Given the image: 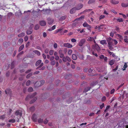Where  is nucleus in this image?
<instances>
[{
  "label": "nucleus",
  "instance_id": "obj_4",
  "mask_svg": "<svg viewBox=\"0 0 128 128\" xmlns=\"http://www.w3.org/2000/svg\"><path fill=\"white\" fill-rule=\"evenodd\" d=\"M83 26L84 27H87V28L89 30H90V29L91 28V26L89 25L86 22H84L83 24Z\"/></svg>",
  "mask_w": 128,
  "mask_h": 128
},
{
  "label": "nucleus",
  "instance_id": "obj_40",
  "mask_svg": "<svg viewBox=\"0 0 128 128\" xmlns=\"http://www.w3.org/2000/svg\"><path fill=\"white\" fill-rule=\"evenodd\" d=\"M39 28V25L38 24H36L35 25L34 27V29L37 30H38Z\"/></svg>",
  "mask_w": 128,
  "mask_h": 128
},
{
  "label": "nucleus",
  "instance_id": "obj_60",
  "mask_svg": "<svg viewBox=\"0 0 128 128\" xmlns=\"http://www.w3.org/2000/svg\"><path fill=\"white\" fill-rule=\"evenodd\" d=\"M72 50H69L68 51V53L69 55H71L72 54Z\"/></svg>",
  "mask_w": 128,
  "mask_h": 128
},
{
  "label": "nucleus",
  "instance_id": "obj_34",
  "mask_svg": "<svg viewBox=\"0 0 128 128\" xmlns=\"http://www.w3.org/2000/svg\"><path fill=\"white\" fill-rule=\"evenodd\" d=\"M43 119L41 118H39L38 119V121L39 123H41L43 122Z\"/></svg>",
  "mask_w": 128,
  "mask_h": 128
},
{
  "label": "nucleus",
  "instance_id": "obj_25",
  "mask_svg": "<svg viewBox=\"0 0 128 128\" xmlns=\"http://www.w3.org/2000/svg\"><path fill=\"white\" fill-rule=\"evenodd\" d=\"M25 35V33L22 32L18 35V36L19 37L22 38Z\"/></svg>",
  "mask_w": 128,
  "mask_h": 128
},
{
  "label": "nucleus",
  "instance_id": "obj_62",
  "mask_svg": "<svg viewBox=\"0 0 128 128\" xmlns=\"http://www.w3.org/2000/svg\"><path fill=\"white\" fill-rule=\"evenodd\" d=\"M79 58L81 59L82 60L84 58V56L83 55H80L79 56Z\"/></svg>",
  "mask_w": 128,
  "mask_h": 128
},
{
  "label": "nucleus",
  "instance_id": "obj_37",
  "mask_svg": "<svg viewBox=\"0 0 128 128\" xmlns=\"http://www.w3.org/2000/svg\"><path fill=\"white\" fill-rule=\"evenodd\" d=\"M96 1V0H90L88 2V4H90Z\"/></svg>",
  "mask_w": 128,
  "mask_h": 128
},
{
  "label": "nucleus",
  "instance_id": "obj_42",
  "mask_svg": "<svg viewBox=\"0 0 128 128\" xmlns=\"http://www.w3.org/2000/svg\"><path fill=\"white\" fill-rule=\"evenodd\" d=\"M23 40L22 38H20L18 40V42H19L21 44L23 42Z\"/></svg>",
  "mask_w": 128,
  "mask_h": 128
},
{
  "label": "nucleus",
  "instance_id": "obj_21",
  "mask_svg": "<svg viewBox=\"0 0 128 128\" xmlns=\"http://www.w3.org/2000/svg\"><path fill=\"white\" fill-rule=\"evenodd\" d=\"M37 98L36 97H34V98L33 100H32L31 101H30V104H32L34 103L37 100Z\"/></svg>",
  "mask_w": 128,
  "mask_h": 128
},
{
  "label": "nucleus",
  "instance_id": "obj_43",
  "mask_svg": "<svg viewBox=\"0 0 128 128\" xmlns=\"http://www.w3.org/2000/svg\"><path fill=\"white\" fill-rule=\"evenodd\" d=\"M66 60L69 62H70L71 61V59L68 56H66Z\"/></svg>",
  "mask_w": 128,
  "mask_h": 128
},
{
  "label": "nucleus",
  "instance_id": "obj_57",
  "mask_svg": "<svg viewBox=\"0 0 128 128\" xmlns=\"http://www.w3.org/2000/svg\"><path fill=\"white\" fill-rule=\"evenodd\" d=\"M115 91V89L114 88L112 89L110 92V94H113Z\"/></svg>",
  "mask_w": 128,
  "mask_h": 128
},
{
  "label": "nucleus",
  "instance_id": "obj_2",
  "mask_svg": "<svg viewBox=\"0 0 128 128\" xmlns=\"http://www.w3.org/2000/svg\"><path fill=\"white\" fill-rule=\"evenodd\" d=\"M37 94L36 92H35L34 93L32 94L31 95H28L25 98V100L26 101L28 100L29 98H32L34 97L35 96H36Z\"/></svg>",
  "mask_w": 128,
  "mask_h": 128
},
{
  "label": "nucleus",
  "instance_id": "obj_18",
  "mask_svg": "<svg viewBox=\"0 0 128 128\" xmlns=\"http://www.w3.org/2000/svg\"><path fill=\"white\" fill-rule=\"evenodd\" d=\"M83 5L82 4H80L79 6H78L77 7H75L76 8V10H78L81 9L83 7Z\"/></svg>",
  "mask_w": 128,
  "mask_h": 128
},
{
  "label": "nucleus",
  "instance_id": "obj_63",
  "mask_svg": "<svg viewBox=\"0 0 128 128\" xmlns=\"http://www.w3.org/2000/svg\"><path fill=\"white\" fill-rule=\"evenodd\" d=\"M54 48H56L58 46L57 44L56 43H55L54 44Z\"/></svg>",
  "mask_w": 128,
  "mask_h": 128
},
{
  "label": "nucleus",
  "instance_id": "obj_52",
  "mask_svg": "<svg viewBox=\"0 0 128 128\" xmlns=\"http://www.w3.org/2000/svg\"><path fill=\"white\" fill-rule=\"evenodd\" d=\"M124 84L123 83V84H121V85H120V86H119L117 88V90H119L120 88L121 87H122V86H123V85H124Z\"/></svg>",
  "mask_w": 128,
  "mask_h": 128
},
{
  "label": "nucleus",
  "instance_id": "obj_54",
  "mask_svg": "<svg viewBox=\"0 0 128 128\" xmlns=\"http://www.w3.org/2000/svg\"><path fill=\"white\" fill-rule=\"evenodd\" d=\"M66 18V16H62L61 17L60 19L61 20H65Z\"/></svg>",
  "mask_w": 128,
  "mask_h": 128
},
{
  "label": "nucleus",
  "instance_id": "obj_13",
  "mask_svg": "<svg viewBox=\"0 0 128 128\" xmlns=\"http://www.w3.org/2000/svg\"><path fill=\"white\" fill-rule=\"evenodd\" d=\"M58 53L60 58H62L64 57V54L62 53V50H60L58 51Z\"/></svg>",
  "mask_w": 128,
  "mask_h": 128
},
{
  "label": "nucleus",
  "instance_id": "obj_50",
  "mask_svg": "<svg viewBox=\"0 0 128 128\" xmlns=\"http://www.w3.org/2000/svg\"><path fill=\"white\" fill-rule=\"evenodd\" d=\"M28 36H26L24 38V40L25 42H26L28 40Z\"/></svg>",
  "mask_w": 128,
  "mask_h": 128
},
{
  "label": "nucleus",
  "instance_id": "obj_48",
  "mask_svg": "<svg viewBox=\"0 0 128 128\" xmlns=\"http://www.w3.org/2000/svg\"><path fill=\"white\" fill-rule=\"evenodd\" d=\"M43 65V63H42L41 64H40L38 67H37L36 68V69H38L39 68L42 67Z\"/></svg>",
  "mask_w": 128,
  "mask_h": 128
},
{
  "label": "nucleus",
  "instance_id": "obj_38",
  "mask_svg": "<svg viewBox=\"0 0 128 128\" xmlns=\"http://www.w3.org/2000/svg\"><path fill=\"white\" fill-rule=\"evenodd\" d=\"M32 75V73H31L28 74L26 76V78H29L30 76H31Z\"/></svg>",
  "mask_w": 128,
  "mask_h": 128
},
{
  "label": "nucleus",
  "instance_id": "obj_20",
  "mask_svg": "<svg viewBox=\"0 0 128 128\" xmlns=\"http://www.w3.org/2000/svg\"><path fill=\"white\" fill-rule=\"evenodd\" d=\"M33 52L38 56H40V52L38 50H34L33 51Z\"/></svg>",
  "mask_w": 128,
  "mask_h": 128
},
{
  "label": "nucleus",
  "instance_id": "obj_23",
  "mask_svg": "<svg viewBox=\"0 0 128 128\" xmlns=\"http://www.w3.org/2000/svg\"><path fill=\"white\" fill-rule=\"evenodd\" d=\"M72 58L73 60H75L77 59V57L76 54H73L72 56Z\"/></svg>",
  "mask_w": 128,
  "mask_h": 128
},
{
  "label": "nucleus",
  "instance_id": "obj_47",
  "mask_svg": "<svg viewBox=\"0 0 128 128\" xmlns=\"http://www.w3.org/2000/svg\"><path fill=\"white\" fill-rule=\"evenodd\" d=\"M108 45L112 46L113 44V43L111 41L108 42Z\"/></svg>",
  "mask_w": 128,
  "mask_h": 128
},
{
  "label": "nucleus",
  "instance_id": "obj_11",
  "mask_svg": "<svg viewBox=\"0 0 128 128\" xmlns=\"http://www.w3.org/2000/svg\"><path fill=\"white\" fill-rule=\"evenodd\" d=\"M116 60L114 59H112L109 62V64L110 66H112L114 64Z\"/></svg>",
  "mask_w": 128,
  "mask_h": 128
},
{
  "label": "nucleus",
  "instance_id": "obj_33",
  "mask_svg": "<svg viewBox=\"0 0 128 128\" xmlns=\"http://www.w3.org/2000/svg\"><path fill=\"white\" fill-rule=\"evenodd\" d=\"M112 40V38L110 37L107 38H106V40L107 42L111 41Z\"/></svg>",
  "mask_w": 128,
  "mask_h": 128
},
{
  "label": "nucleus",
  "instance_id": "obj_41",
  "mask_svg": "<svg viewBox=\"0 0 128 128\" xmlns=\"http://www.w3.org/2000/svg\"><path fill=\"white\" fill-rule=\"evenodd\" d=\"M31 82L29 80H28L26 82V84L27 86H29L30 83Z\"/></svg>",
  "mask_w": 128,
  "mask_h": 128
},
{
  "label": "nucleus",
  "instance_id": "obj_45",
  "mask_svg": "<svg viewBox=\"0 0 128 128\" xmlns=\"http://www.w3.org/2000/svg\"><path fill=\"white\" fill-rule=\"evenodd\" d=\"M30 110L32 111H33L34 110V106L31 107L30 108Z\"/></svg>",
  "mask_w": 128,
  "mask_h": 128
},
{
  "label": "nucleus",
  "instance_id": "obj_30",
  "mask_svg": "<svg viewBox=\"0 0 128 128\" xmlns=\"http://www.w3.org/2000/svg\"><path fill=\"white\" fill-rule=\"evenodd\" d=\"M6 118V116L5 114L1 116H0V119L2 120H4Z\"/></svg>",
  "mask_w": 128,
  "mask_h": 128
},
{
  "label": "nucleus",
  "instance_id": "obj_22",
  "mask_svg": "<svg viewBox=\"0 0 128 128\" xmlns=\"http://www.w3.org/2000/svg\"><path fill=\"white\" fill-rule=\"evenodd\" d=\"M124 39V41L126 43H128V38L127 36H125Z\"/></svg>",
  "mask_w": 128,
  "mask_h": 128
},
{
  "label": "nucleus",
  "instance_id": "obj_26",
  "mask_svg": "<svg viewBox=\"0 0 128 128\" xmlns=\"http://www.w3.org/2000/svg\"><path fill=\"white\" fill-rule=\"evenodd\" d=\"M42 61L41 60H39L37 61L36 63V66H38L41 63Z\"/></svg>",
  "mask_w": 128,
  "mask_h": 128
},
{
  "label": "nucleus",
  "instance_id": "obj_14",
  "mask_svg": "<svg viewBox=\"0 0 128 128\" xmlns=\"http://www.w3.org/2000/svg\"><path fill=\"white\" fill-rule=\"evenodd\" d=\"M76 8L74 7L72 8L70 11V13L71 14H72L74 13L75 11L76 10Z\"/></svg>",
  "mask_w": 128,
  "mask_h": 128
},
{
  "label": "nucleus",
  "instance_id": "obj_44",
  "mask_svg": "<svg viewBox=\"0 0 128 128\" xmlns=\"http://www.w3.org/2000/svg\"><path fill=\"white\" fill-rule=\"evenodd\" d=\"M117 36L121 40H122L123 39V37L122 36H121L119 34H118Z\"/></svg>",
  "mask_w": 128,
  "mask_h": 128
},
{
  "label": "nucleus",
  "instance_id": "obj_31",
  "mask_svg": "<svg viewBox=\"0 0 128 128\" xmlns=\"http://www.w3.org/2000/svg\"><path fill=\"white\" fill-rule=\"evenodd\" d=\"M14 61L12 62L11 64L10 68L11 69H12L14 67Z\"/></svg>",
  "mask_w": 128,
  "mask_h": 128
},
{
  "label": "nucleus",
  "instance_id": "obj_19",
  "mask_svg": "<svg viewBox=\"0 0 128 128\" xmlns=\"http://www.w3.org/2000/svg\"><path fill=\"white\" fill-rule=\"evenodd\" d=\"M111 2L114 4H116L119 3V1H116L115 0H112Z\"/></svg>",
  "mask_w": 128,
  "mask_h": 128
},
{
  "label": "nucleus",
  "instance_id": "obj_35",
  "mask_svg": "<svg viewBox=\"0 0 128 128\" xmlns=\"http://www.w3.org/2000/svg\"><path fill=\"white\" fill-rule=\"evenodd\" d=\"M16 120L14 119H12L10 120H8V122H11L12 123H14L15 122Z\"/></svg>",
  "mask_w": 128,
  "mask_h": 128
},
{
  "label": "nucleus",
  "instance_id": "obj_16",
  "mask_svg": "<svg viewBox=\"0 0 128 128\" xmlns=\"http://www.w3.org/2000/svg\"><path fill=\"white\" fill-rule=\"evenodd\" d=\"M91 88L90 87H88L86 88L84 90V92H87L88 90H90Z\"/></svg>",
  "mask_w": 128,
  "mask_h": 128
},
{
  "label": "nucleus",
  "instance_id": "obj_49",
  "mask_svg": "<svg viewBox=\"0 0 128 128\" xmlns=\"http://www.w3.org/2000/svg\"><path fill=\"white\" fill-rule=\"evenodd\" d=\"M56 63V61L55 60L52 61L51 62V64L52 65H54Z\"/></svg>",
  "mask_w": 128,
  "mask_h": 128
},
{
  "label": "nucleus",
  "instance_id": "obj_32",
  "mask_svg": "<svg viewBox=\"0 0 128 128\" xmlns=\"http://www.w3.org/2000/svg\"><path fill=\"white\" fill-rule=\"evenodd\" d=\"M128 66L127 64L126 63L124 64L123 66V68H122V70H123L124 71L126 70V68H127Z\"/></svg>",
  "mask_w": 128,
  "mask_h": 128
},
{
  "label": "nucleus",
  "instance_id": "obj_8",
  "mask_svg": "<svg viewBox=\"0 0 128 128\" xmlns=\"http://www.w3.org/2000/svg\"><path fill=\"white\" fill-rule=\"evenodd\" d=\"M5 92L6 94H10L12 93V91L11 89L8 88L6 89L5 90Z\"/></svg>",
  "mask_w": 128,
  "mask_h": 128
},
{
  "label": "nucleus",
  "instance_id": "obj_1",
  "mask_svg": "<svg viewBox=\"0 0 128 128\" xmlns=\"http://www.w3.org/2000/svg\"><path fill=\"white\" fill-rule=\"evenodd\" d=\"M45 82V81L44 80H41L40 81L36 82L34 84V85L36 87H38L43 85Z\"/></svg>",
  "mask_w": 128,
  "mask_h": 128
},
{
  "label": "nucleus",
  "instance_id": "obj_59",
  "mask_svg": "<svg viewBox=\"0 0 128 128\" xmlns=\"http://www.w3.org/2000/svg\"><path fill=\"white\" fill-rule=\"evenodd\" d=\"M92 10V9H86L84 11V12H89Z\"/></svg>",
  "mask_w": 128,
  "mask_h": 128
},
{
  "label": "nucleus",
  "instance_id": "obj_36",
  "mask_svg": "<svg viewBox=\"0 0 128 128\" xmlns=\"http://www.w3.org/2000/svg\"><path fill=\"white\" fill-rule=\"evenodd\" d=\"M116 20L117 21L120 22H123V20L122 18H118L116 19Z\"/></svg>",
  "mask_w": 128,
  "mask_h": 128
},
{
  "label": "nucleus",
  "instance_id": "obj_15",
  "mask_svg": "<svg viewBox=\"0 0 128 128\" xmlns=\"http://www.w3.org/2000/svg\"><path fill=\"white\" fill-rule=\"evenodd\" d=\"M100 43L101 44L103 45L107 44L106 41L105 40H101L100 42Z\"/></svg>",
  "mask_w": 128,
  "mask_h": 128
},
{
  "label": "nucleus",
  "instance_id": "obj_58",
  "mask_svg": "<svg viewBox=\"0 0 128 128\" xmlns=\"http://www.w3.org/2000/svg\"><path fill=\"white\" fill-rule=\"evenodd\" d=\"M105 17L104 15H101L100 16V19L101 20L104 18Z\"/></svg>",
  "mask_w": 128,
  "mask_h": 128
},
{
  "label": "nucleus",
  "instance_id": "obj_56",
  "mask_svg": "<svg viewBox=\"0 0 128 128\" xmlns=\"http://www.w3.org/2000/svg\"><path fill=\"white\" fill-rule=\"evenodd\" d=\"M48 122V120L46 119L44 122V123L45 124H46Z\"/></svg>",
  "mask_w": 128,
  "mask_h": 128
},
{
  "label": "nucleus",
  "instance_id": "obj_61",
  "mask_svg": "<svg viewBox=\"0 0 128 128\" xmlns=\"http://www.w3.org/2000/svg\"><path fill=\"white\" fill-rule=\"evenodd\" d=\"M104 55L101 54L100 56V58L101 59H103L104 58Z\"/></svg>",
  "mask_w": 128,
  "mask_h": 128
},
{
  "label": "nucleus",
  "instance_id": "obj_12",
  "mask_svg": "<svg viewBox=\"0 0 128 128\" xmlns=\"http://www.w3.org/2000/svg\"><path fill=\"white\" fill-rule=\"evenodd\" d=\"M40 24L42 26H44L46 24V22L44 20H42L40 22Z\"/></svg>",
  "mask_w": 128,
  "mask_h": 128
},
{
  "label": "nucleus",
  "instance_id": "obj_53",
  "mask_svg": "<svg viewBox=\"0 0 128 128\" xmlns=\"http://www.w3.org/2000/svg\"><path fill=\"white\" fill-rule=\"evenodd\" d=\"M62 60L64 62H66V58L65 56H64L62 58Z\"/></svg>",
  "mask_w": 128,
  "mask_h": 128
},
{
  "label": "nucleus",
  "instance_id": "obj_51",
  "mask_svg": "<svg viewBox=\"0 0 128 128\" xmlns=\"http://www.w3.org/2000/svg\"><path fill=\"white\" fill-rule=\"evenodd\" d=\"M110 108V106H106V109L104 110V112H107L108 110V109H109Z\"/></svg>",
  "mask_w": 128,
  "mask_h": 128
},
{
  "label": "nucleus",
  "instance_id": "obj_39",
  "mask_svg": "<svg viewBox=\"0 0 128 128\" xmlns=\"http://www.w3.org/2000/svg\"><path fill=\"white\" fill-rule=\"evenodd\" d=\"M33 90V89L32 87H30L28 89V91L30 92H32Z\"/></svg>",
  "mask_w": 128,
  "mask_h": 128
},
{
  "label": "nucleus",
  "instance_id": "obj_29",
  "mask_svg": "<svg viewBox=\"0 0 128 128\" xmlns=\"http://www.w3.org/2000/svg\"><path fill=\"white\" fill-rule=\"evenodd\" d=\"M84 16H80V18H77L75 20V21L77 20H80L81 19L84 18Z\"/></svg>",
  "mask_w": 128,
  "mask_h": 128
},
{
  "label": "nucleus",
  "instance_id": "obj_9",
  "mask_svg": "<svg viewBox=\"0 0 128 128\" xmlns=\"http://www.w3.org/2000/svg\"><path fill=\"white\" fill-rule=\"evenodd\" d=\"M64 47L68 48H72V44L68 43H64Z\"/></svg>",
  "mask_w": 128,
  "mask_h": 128
},
{
  "label": "nucleus",
  "instance_id": "obj_27",
  "mask_svg": "<svg viewBox=\"0 0 128 128\" xmlns=\"http://www.w3.org/2000/svg\"><path fill=\"white\" fill-rule=\"evenodd\" d=\"M32 30H27L26 31V34L28 35H30L32 34Z\"/></svg>",
  "mask_w": 128,
  "mask_h": 128
},
{
  "label": "nucleus",
  "instance_id": "obj_6",
  "mask_svg": "<svg viewBox=\"0 0 128 128\" xmlns=\"http://www.w3.org/2000/svg\"><path fill=\"white\" fill-rule=\"evenodd\" d=\"M32 121L34 122H36L37 121V116L36 114H34L32 116Z\"/></svg>",
  "mask_w": 128,
  "mask_h": 128
},
{
  "label": "nucleus",
  "instance_id": "obj_46",
  "mask_svg": "<svg viewBox=\"0 0 128 128\" xmlns=\"http://www.w3.org/2000/svg\"><path fill=\"white\" fill-rule=\"evenodd\" d=\"M54 51L53 50H50L49 52V54L50 55H52L54 53Z\"/></svg>",
  "mask_w": 128,
  "mask_h": 128
},
{
  "label": "nucleus",
  "instance_id": "obj_55",
  "mask_svg": "<svg viewBox=\"0 0 128 128\" xmlns=\"http://www.w3.org/2000/svg\"><path fill=\"white\" fill-rule=\"evenodd\" d=\"M112 41H114V44L116 45L118 43V42L115 39L114 40H112Z\"/></svg>",
  "mask_w": 128,
  "mask_h": 128
},
{
  "label": "nucleus",
  "instance_id": "obj_7",
  "mask_svg": "<svg viewBox=\"0 0 128 128\" xmlns=\"http://www.w3.org/2000/svg\"><path fill=\"white\" fill-rule=\"evenodd\" d=\"M85 42V40L84 39L81 40L79 43L78 45L80 46H82L84 43Z\"/></svg>",
  "mask_w": 128,
  "mask_h": 128
},
{
  "label": "nucleus",
  "instance_id": "obj_5",
  "mask_svg": "<svg viewBox=\"0 0 128 128\" xmlns=\"http://www.w3.org/2000/svg\"><path fill=\"white\" fill-rule=\"evenodd\" d=\"M15 114L16 116H18V117H19L18 116H19L20 118L22 116V113L21 112H20V110H18L16 111L15 113Z\"/></svg>",
  "mask_w": 128,
  "mask_h": 128
},
{
  "label": "nucleus",
  "instance_id": "obj_28",
  "mask_svg": "<svg viewBox=\"0 0 128 128\" xmlns=\"http://www.w3.org/2000/svg\"><path fill=\"white\" fill-rule=\"evenodd\" d=\"M24 47V44L22 45L18 49V51L19 52L22 50Z\"/></svg>",
  "mask_w": 128,
  "mask_h": 128
},
{
  "label": "nucleus",
  "instance_id": "obj_10",
  "mask_svg": "<svg viewBox=\"0 0 128 128\" xmlns=\"http://www.w3.org/2000/svg\"><path fill=\"white\" fill-rule=\"evenodd\" d=\"M47 20L48 21V23L49 24H51L53 23V20L50 18H47Z\"/></svg>",
  "mask_w": 128,
  "mask_h": 128
},
{
  "label": "nucleus",
  "instance_id": "obj_3",
  "mask_svg": "<svg viewBox=\"0 0 128 128\" xmlns=\"http://www.w3.org/2000/svg\"><path fill=\"white\" fill-rule=\"evenodd\" d=\"M94 49H96L98 52H99L100 50V48L98 44H96L93 45Z\"/></svg>",
  "mask_w": 128,
  "mask_h": 128
},
{
  "label": "nucleus",
  "instance_id": "obj_24",
  "mask_svg": "<svg viewBox=\"0 0 128 128\" xmlns=\"http://www.w3.org/2000/svg\"><path fill=\"white\" fill-rule=\"evenodd\" d=\"M121 6L123 7H126L128 6V3H122V4Z\"/></svg>",
  "mask_w": 128,
  "mask_h": 128
},
{
  "label": "nucleus",
  "instance_id": "obj_64",
  "mask_svg": "<svg viewBox=\"0 0 128 128\" xmlns=\"http://www.w3.org/2000/svg\"><path fill=\"white\" fill-rule=\"evenodd\" d=\"M43 36L44 38H45L47 36L46 34V33L45 32H44L43 33Z\"/></svg>",
  "mask_w": 128,
  "mask_h": 128
},
{
  "label": "nucleus",
  "instance_id": "obj_17",
  "mask_svg": "<svg viewBox=\"0 0 128 128\" xmlns=\"http://www.w3.org/2000/svg\"><path fill=\"white\" fill-rule=\"evenodd\" d=\"M88 40L90 41H94L95 43H96V42L95 40L94 39V38L92 37H89L87 40Z\"/></svg>",
  "mask_w": 128,
  "mask_h": 128
}]
</instances>
